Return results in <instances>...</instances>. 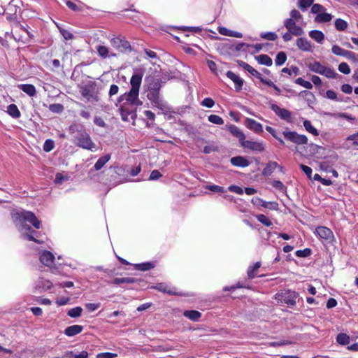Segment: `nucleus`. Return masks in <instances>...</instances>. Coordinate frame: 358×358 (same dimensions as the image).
Returning <instances> with one entry per match:
<instances>
[{
	"label": "nucleus",
	"mask_w": 358,
	"mask_h": 358,
	"mask_svg": "<svg viewBox=\"0 0 358 358\" xmlns=\"http://www.w3.org/2000/svg\"><path fill=\"white\" fill-rule=\"evenodd\" d=\"M11 217L16 228L24 239L40 243L39 241L34 238L37 233L32 230L30 226L27 224V222H28L36 229L41 228V222L33 212L25 210H15L12 212Z\"/></svg>",
	"instance_id": "f257e3e1"
},
{
	"label": "nucleus",
	"mask_w": 358,
	"mask_h": 358,
	"mask_svg": "<svg viewBox=\"0 0 358 358\" xmlns=\"http://www.w3.org/2000/svg\"><path fill=\"white\" fill-rule=\"evenodd\" d=\"M162 84L159 80L152 78L148 85L147 98L150 101L152 105L162 110L167 109L166 103L159 95Z\"/></svg>",
	"instance_id": "f03ea898"
},
{
	"label": "nucleus",
	"mask_w": 358,
	"mask_h": 358,
	"mask_svg": "<svg viewBox=\"0 0 358 358\" xmlns=\"http://www.w3.org/2000/svg\"><path fill=\"white\" fill-rule=\"evenodd\" d=\"M73 142L77 146L87 150L96 151L97 149L96 145L85 131H78L74 137Z\"/></svg>",
	"instance_id": "7ed1b4c3"
},
{
	"label": "nucleus",
	"mask_w": 358,
	"mask_h": 358,
	"mask_svg": "<svg viewBox=\"0 0 358 358\" xmlns=\"http://www.w3.org/2000/svg\"><path fill=\"white\" fill-rule=\"evenodd\" d=\"M308 67L311 71L324 76L328 78H336L338 76L333 69L325 66L317 61L310 62Z\"/></svg>",
	"instance_id": "20e7f679"
},
{
	"label": "nucleus",
	"mask_w": 358,
	"mask_h": 358,
	"mask_svg": "<svg viewBox=\"0 0 358 358\" xmlns=\"http://www.w3.org/2000/svg\"><path fill=\"white\" fill-rule=\"evenodd\" d=\"M311 13L315 15V22L326 23L330 22L333 16L331 14L326 12V8L321 4L315 3L311 7Z\"/></svg>",
	"instance_id": "39448f33"
},
{
	"label": "nucleus",
	"mask_w": 358,
	"mask_h": 358,
	"mask_svg": "<svg viewBox=\"0 0 358 358\" xmlns=\"http://www.w3.org/2000/svg\"><path fill=\"white\" fill-rule=\"evenodd\" d=\"M298 296V293L294 291L285 290L280 292H278L275 295V299L287 304L288 306H294L296 304V301Z\"/></svg>",
	"instance_id": "423d86ee"
},
{
	"label": "nucleus",
	"mask_w": 358,
	"mask_h": 358,
	"mask_svg": "<svg viewBox=\"0 0 358 358\" xmlns=\"http://www.w3.org/2000/svg\"><path fill=\"white\" fill-rule=\"evenodd\" d=\"M139 91L130 90L128 92L124 93L119 97V102L126 101L128 104L131 106H138L142 104L138 99Z\"/></svg>",
	"instance_id": "0eeeda50"
},
{
	"label": "nucleus",
	"mask_w": 358,
	"mask_h": 358,
	"mask_svg": "<svg viewBox=\"0 0 358 358\" xmlns=\"http://www.w3.org/2000/svg\"><path fill=\"white\" fill-rule=\"evenodd\" d=\"M285 138L296 145H305L308 143V138L303 134H299L296 131L285 130L282 132Z\"/></svg>",
	"instance_id": "6e6552de"
},
{
	"label": "nucleus",
	"mask_w": 358,
	"mask_h": 358,
	"mask_svg": "<svg viewBox=\"0 0 358 358\" xmlns=\"http://www.w3.org/2000/svg\"><path fill=\"white\" fill-rule=\"evenodd\" d=\"M300 23L288 18L283 22L284 27L295 36H299L304 34L303 28L299 25Z\"/></svg>",
	"instance_id": "1a4fd4ad"
},
{
	"label": "nucleus",
	"mask_w": 358,
	"mask_h": 358,
	"mask_svg": "<svg viewBox=\"0 0 358 358\" xmlns=\"http://www.w3.org/2000/svg\"><path fill=\"white\" fill-rule=\"evenodd\" d=\"M270 108L278 116L280 119L286 121L288 123L292 122V113L285 108H280L275 103H271Z\"/></svg>",
	"instance_id": "9d476101"
},
{
	"label": "nucleus",
	"mask_w": 358,
	"mask_h": 358,
	"mask_svg": "<svg viewBox=\"0 0 358 358\" xmlns=\"http://www.w3.org/2000/svg\"><path fill=\"white\" fill-rule=\"evenodd\" d=\"M331 52L336 55L343 57L354 62L357 61L358 59V55L352 51L345 50L337 45H334L332 46Z\"/></svg>",
	"instance_id": "9b49d317"
},
{
	"label": "nucleus",
	"mask_w": 358,
	"mask_h": 358,
	"mask_svg": "<svg viewBox=\"0 0 358 358\" xmlns=\"http://www.w3.org/2000/svg\"><path fill=\"white\" fill-rule=\"evenodd\" d=\"M111 45L117 50L124 52L131 51V45L124 38L115 37L110 40Z\"/></svg>",
	"instance_id": "f8f14e48"
},
{
	"label": "nucleus",
	"mask_w": 358,
	"mask_h": 358,
	"mask_svg": "<svg viewBox=\"0 0 358 358\" xmlns=\"http://www.w3.org/2000/svg\"><path fill=\"white\" fill-rule=\"evenodd\" d=\"M241 145L245 149H248L255 152H262L265 150V144L262 141H253L245 139Z\"/></svg>",
	"instance_id": "ddd939ff"
},
{
	"label": "nucleus",
	"mask_w": 358,
	"mask_h": 358,
	"mask_svg": "<svg viewBox=\"0 0 358 358\" xmlns=\"http://www.w3.org/2000/svg\"><path fill=\"white\" fill-rule=\"evenodd\" d=\"M143 76V72L141 70H136L135 71L134 73L132 75L131 79H130V85H131V89L134 90L139 91L141 83H142V78Z\"/></svg>",
	"instance_id": "4468645a"
},
{
	"label": "nucleus",
	"mask_w": 358,
	"mask_h": 358,
	"mask_svg": "<svg viewBox=\"0 0 358 358\" xmlns=\"http://www.w3.org/2000/svg\"><path fill=\"white\" fill-rule=\"evenodd\" d=\"M245 127L256 134H260L263 132V126L256 120L247 117L245 120Z\"/></svg>",
	"instance_id": "2eb2a0df"
},
{
	"label": "nucleus",
	"mask_w": 358,
	"mask_h": 358,
	"mask_svg": "<svg viewBox=\"0 0 358 358\" xmlns=\"http://www.w3.org/2000/svg\"><path fill=\"white\" fill-rule=\"evenodd\" d=\"M52 283L46 279L39 278L34 283V289L38 292H43L50 289Z\"/></svg>",
	"instance_id": "dca6fc26"
},
{
	"label": "nucleus",
	"mask_w": 358,
	"mask_h": 358,
	"mask_svg": "<svg viewBox=\"0 0 358 358\" xmlns=\"http://www.w3.org/2000/svg\"><path fill=\"white\" fill-rule=\"evenodd\" d=\"M296 45L299 50L304 52H310L313 48L312 43L304 37L297 38Z\"/></svg>",
	"instance_id": "f3484780"
},
{
	"label": "nucleus",
	"mask_w": 358,
	"mask_h": 358,
	"mask_svg": "<svg viewBox=\"0 0 358 358\" xmlns=\"http://www.w3.org/2000/svg\"><path fill=\"white\" fill-rule=\"evenodd\" d=\"M39 259L43 265L50 267L54 264L55 256L51 252L45 250L41 252Z\"/></svg>",
	"instance_id": "a211bd4d"
},
{
	"label": "nucleus",
	"mask_w": 358,
	"mask_h": 358,
	"mask_svg": "<svg viewBox=\"0 0 358 358\" xmlns=\"http://www.w3.org/2000/svg\"><path fill=\"white\" fill-rule=\"evenodd\" d=\"M315 233L320 238L324 240H329L333 236L332 231L329 228L322 226L317 227Z\"/></svg>",
	"instance_id": "6ab92c4d"
},
{
	"label": "nucleus",
	"mask_w": 358,
	"mask_h": 358,
	"mask_svg": "<svg viewBox=\"0 0 358 358\" xmlns=\"http://www.w3.org/2000/svg\"><path fill=\"white\" fill-rule=\"evenodd\" d=\"M227 76L234 82L235 88L237 91H240L242 89L243 85V80L238 75L235 74L232 71H229L227 72Z\"/></svg>",
	"instance_id": "aec40b11"
},
{
	"label": "nucleus",
	"mask_w": 358,
	"mask_h": 358,
	"mask_svg": "<svg viewBox=\"0 0 358 358\" xmlns=\"http://www.w3.org/2000/svg\"><path fill=\"white\" fill-rule=\"evenodd\" d=\"M81 94L88 101H97L99 100L97 94L88 87H85L82 89Z\"/></svg>",
	"instance_id": "412c9836"
},
{
	"label": "nucleus",
	"mask_w": 358,
	"mask_h": 358,
	"mask_svg": "<svg viewBox=\"0 0 358 358\" xmlns=\"http://www.w3.org/2000/svg\"><path fill=\"white\" fill-rule=\"evenodd\" d=\"M228 129L234 136L238 138L241 145L242 142L245 139V135L242 132V131L238 127L234 124L229 125Z\"/></svg>",
	"instance_id": "4be33fe9"
},
{
	"label": "nucleus",
	"mask_w": 358,
	"mask_h": 358,
	"mask_svg": "<svg viewBox=\"0 0 358 358\" xmlns=\"http://www.w3.org/2000/svg\"><path fill=\"white\" fill-rule=\"evenodd\" d=\"M230 162L233 166L238 167L244 168L248 166L250 164V162L242 156L234 157L231 158Z\"/></svg>",
	"instance_id": "5701e85b"
},
{
	"label": "nucleus",
	"mask_w": 358,
	"mask_h": 358,
	"mask_svg": "<svg viewBox=\"0 0 358 358\" xmlns=\"http://www.w3.org/2000/svg\"><path fill=\"white\" fill-rule=\"evenodd\" d=\"M154 288L159 292L167 293L171 295L176 294L175 288L171 287L166 283H158L154 287Z\"/></svg>",
	"instance_id": "b1692460"
},
{
	"label": "nucleus",
	"mask_w": 358,
	"mask_h": 358,
	"mask_svg": "<svg viewBox=\"0 0 358 358\" xmlns=\"http://www.w3.org/2000/svg\"><path fill=\"white\" fill-rule=\"evenodd\" d=\"M17 88L29 96H34L36 94V87L31 84H20L17 85Z\"/></svg>",
	"instance_id": "393cba45"
},
{
	"label": "nucleus",
	"mask_w": 358,
	"mask_h": 358,
	"mask_svg": "<svg viewBox=\"0 0 358 358\" xmlns=\"http://www.w3.org/2000/svg\"><path fill=\"white\" fill-rule=\"evenodd\" d=\"M83 329L80 325L75 324L66 327L64 330V334L67 336H74L80 334Z\"/></svg>",
	"instance_id": "a878e982"
},
{
	"label": "nucleus",
	"mask_w": 358,
	"mask_h": 358,
	"mask_svg": "<svg viewBox=\"0 0 358 358\" xmlns=\"http://www.w3.org/2000/svg\"><path fill=\"white\" fill-rule=\"evenodd\" d=\"M239 66L244 69L245 71H247L248 73H250L252 76L256 78L257 76H259V72L255 69L253 67H252L250 64L248 63L239 60L237 62Z\"/></svg>",
	"instance_id": "bb28decb"
},
{
	"label": "nucleus",
	"mask_w": 358,
	"mask_h": 358,
	"mask_svg": "<svg viewBox=\"0 0 358 358\" xmlns=\"http://www.w3.org/2000/svg\"><path fill=\"white\" fill-rule=\"evenodd\" d=\"M88 352L87 351H82L79 353H75L73 351H68L59 358H88Z\"/></svg>",
	"instance_id": "cd10ccee"
},
{
	"label": "nucleus",
	"mask_w": 358,
	"mask_h": 358,
	"mask_svg": "<svg viewBox=\"0 0 358 358\" xmlns=\"http://www.w3.org/2000/svg\"><path fill=\"white\" fill-rule=\"evenodd\" d=\"M111 155L110 154L105 155L100 157L95 163L94 168L96 171L101 170L104 165L110 159Z\"/></svg>",
	"instance_id": "c85d7f7f"
},
{
	"label": "nucleus",
	"mask_w": 358,
	"mask_h": 358,
	"mask_svg": "<svg viewBox=\"0 0 358 358\" xmlns=\"http://www.w3.org/2000/svg\"><path fill=\"white\" fill-rule=\"evenodd\" d=\"M309 36L318 43H322L324 39V34L319 30H312L309 32Z\"/></svg>",
	"instance_id": "c756f323"
},
{
	"label": "nucleus",
	"mask_w": 358,
	"mask_h": 358,
	"mask_svg": "<svg viewBox=\"0 0 358 358\" xmlns=\"http://www.w3.org/2000/svg\"><path fill=\"white\" fill-rule=\"evenodd\" d=\"M259 64L271 66L273 64L271 58L267 55H260L255 57Z\"/></svg>",
	"instance_id": "7c9ffc66"
},
{
	"label": "nucleus",
	"mask_w": 358,
	"mask_h": 358,
	"mask_svg": "<svg viewBox=\"0 0 358 358\" xmlns=\"http://www.w3.org/2000/svg\"><path fill=\"white\" fill-rule=\"evenodd\" d=\"M6 112L13 118H19L21 113L15 104H10L7 106Z\"/></svg>",
	"instance_id": "2f4dec72"
},
{
	"label": "nucleus",
	"mask_w": 358,
	"mask_h": 358,
	"mask_svg": "<svg viewBox=\"0 0 358 358\" xmlns=\"http://www.w3.org/2000/svg\"><path fill=\"white\" fill-rule=\"evenodd\" d=\"M278 164L275 162H269L266 167L262 171V174L264 176H268L271 175V173L274 171V170L278 167Z\"/></svg>",
	"instance_id": "473e14b6"
},
{
	"label": "nucleus",
	"mask_w": 358,
	"mask_h": 358,
	"mask_svg": "<svg viewBox=\"0 0 358 358\" xmlns=\"http://www.w3.org/2000/svg\"><path fill=\"white\" fill-rule=\"evenodd\" d=\"M303 124L305 129L308 132H309L310 134H313L315 136H317L319 135L318 130L313 126L310 120H304Z\"/></svg>",
	"instance_id": "72a5a7b5"
},
{
	"label": "nucleus",
	"mask_w": 358,
	"mask_h": 358,
	"mask_svg": "<svg viewBox=\"0 0 358 358\" xmlns=\"http://www.w3.org/2000/svg\"><path fill=\"white\" fill-rule=\"evenodd\" d=\"M183 315L192 321H198L201 316V313L197 310H185Z\"/></svg>",
	"instance_id": "f704fd0d"
},
{
	"label": "nucleus",
	"mask_w": 358,
	"mask_h": 358,
	"mask_svg": "<svg viewBox=\"0 0 358 358\" xmlns=\"http://www.w3.org/2000/svg\"><path fill=\"white\" fill-rule=\"evenodd\" d=\"M315 0H299L298 8L303 12L306 11L310 6H313Z\"/></svg>",
	"instance_id": "c9c22d12"
},
{
	"label": "nucleus",
	"mask_w": 358,
	"mask_h": 358,
	"mask_svg": "<svg viewBox=\"0 0 358 358\" xmlns=\"http://www.w3.org/2000/svg\"><path fill=\"white\" fill-rule=\"evenodd\" d=\"M260 266H261V262H257L255 264H254L253 265H251L248 267L247 273H248V276L250 279H252L256 276V275H257L256 272Z\"/></svg>",
	"instance_id": "e433bc0d"
},
{
	"label": "nucleus",
	"mask_w": 358,
	"mask_h": 358,
	"mask_svg": "<svg viewBox=\"0 0 358 358\" xmlns=\"http://www.w3.org/2000/svg\"><path fill=\"white\" fill-rule=\"evenodd\" d=\"M336 342L341 345H345L350 343V338L345 333H340L336 336Z\"/></svg>",
	"instance_id": "4c0bfd02"
},
{
	"label": "nucleus",
	"mask_w": 358,
	"mask_h": 358,
	"mask_svg": "<svg viewBox=\"0 0 358 358\" xmlns=\"http://www.w3.org/2000/svg\"><path fill=\"white\" fill-rule=\"evenodd\" d=\"M136 282V279L131 277H126V278H116L113 280V283L114 285H120L122 283H129L132 284Z\"/></svg>",
	"instance_id": "58836bf2"
},
{
	"label": "nucleus",
	"mask_w": 358,
	"mask_h": 358,
	"mask_svg": "<svg viewBox=\"0 0 358 358\" xmlns=\"http://www.w3.org/2000/svg\"><path fill=\"white\" fill-rule=\"evenodd\" d=\"M288 19H292L294 21H297L299 22H303V15L301 13L296 9H292L289 13V17Z\"/></svg>",
	"instance_id": "ea45409f"
},
{
	"label": "nucleus",
	"mask_w": 358,
	"mask_h": 358,
	"mask_svg": "<svg viewBox=\"0 0 358 358\" xmlns=\"http://www.w3.org/2000/svg\"><path fill=\"white\" fill-rule=\"evenodd\" d=\"M155 264L151 262H144L141 264H136L134 265L136 269L139 271H148L152 268H154Z\"/></svg>",
	"instance_id": "a19ab883"
},
{
	"label": "nucleus",
	"mask_w": 358,
	"mask_h": 358,
	"mask_svg": "<svg viewBox=\"0 0 358 358\" xmlns=\"http://www.w3.org/2000/svg\"><path fill=\"white\" fill-rule=\"evenodd\" d=\"M287 60V55L284 52H280L277 54L275 63L277 66H282Z\"/></svg>",
	"instance_id": "79ce46f5"
},
{
	"label": "nucleus",
	"mask_w": 358,
	"mask_h": 358,
	"mask_svg": "<svg viewBox=\"0 0 358 358\" xmlns=\"http://www.w3.org/2000/svg\"><path fill=\"white\" fill-rule=\"evenodd\" d=\"M57 27H58L60 34L62 35L63 38L66 41L71 40L73 38V35L72 33H71L69 31L64 29V28L61 27L59 24H56Z\"/></svg>",
	"instance_id": "37998d69"
},
{
	"label": "nucleus",
	"mask_w": 358,
	"mask_h": 358,
	"mask_svg": "<svg viewBox=\"0 0 358 358\" xmlns=\"http://www.w3.org/2000/svg\"><path fill=\"white\" fill-rule=\"evenodd\" d=\"M335 27L338 31H344L348 27V22L341 18L336 19Z\"/></svg>",
	"instance_id": "c03bdc74"
},
{
	"label": "nucleus",
	"mask_w": 358,
	"mask_h": 358,
	"mask_svg": "<svg viewBox=\"0 0 358 358\" xmlns=\"http://www.w3.org/2000/svg\"><path fill=\"white\" fill-rule=\"evenodd\" d=\"M208 120L210 122L217 124V125H222L224 124L223 119L217 115H210L208 117Z\"/></svg>",
	"instance_id": "a18cd8bd"
},
{
	"label": "nucleus",
	"mask_w": 358,
	"mask_h": 358,
	"mask_svg": "<svg viewBox=\"0 0 358 358\" xmlns=\"http://www.w3.org/2000/svg\"><path fill=\"white\" fill-rule=\"evenodd\" d=\"M257 220L262 224L266 227H271L273 224L272 222L264 215L259 214L256 216Z\"/></svg>",
	"instance_id": "49530a36"
},
{
	"label": "nucleus",
	"mask_w": 358,
	"mask_h": 358,
	"mask_svg": "<svg viewBox=\"0 0 358 358\" xmlns=\"http://www.w3.org/2000/svg\"><path fill=\"white\" fill-rule=\"evenodd\" d=\"M82 311H83L82 308L78 306V307L70 309L68 311L67 314L69 317L76 318V317L80 316Z\"/></svg>",
	"instance_id": "de8ad7c7"
},
{
	"label": "nucleus",
	"mask_w": 358,
	"mask_h": 358,
	"mask_svg": "<svg viewBox=\"0 0 358 358\" xmlns=\"http://www.w3.org/2000/svg\"><path fill=\"white\" fill-rule=\"evenodd\" d=\"M206 188L210 191H212L213 192H217V193H226L227 190L219 185H208L206 187Z\"/></svg>",
	"instance_id": "09e8293b"
},
{
	"label": "nucleus",
	"mask_w": 358,
	"mask_h": 358,
	"mask_svg": "<svg viewBox=\"0 0 358 358\" xmlns=\"http://www.w3.org/2000/svg\"><path fill=\"white\" fill-rule=\"evenodd\" d=\"M295 83L303 87L304 88L308 89V90H310L313 88V84L309 81L305 80L302 78H296L295 80Z\"/></svg>",
	"instance_id": "8fccbe9b"
},
{
	"label": "nucleus",
	"mask_w": 358,
	"mask_h": 358,
	"mask_svg": "<svg viewBox=\"0 0 358 358\" xmlns=\"http://www.w3.org/2000/svg\"><path fill=\"white\" fill-rule=\"evenodd\" d=\"M96 50L100 57L103 58H106L109 56V50L107 47L104 45H98Z\"/></svg>",
	"instance_id": "3c124183"
},
{
	"label": "nucleus",
	"mask_w": 358,
	"mask_h": 358,
	"mask_svg": "<svg viewBox=\"0 0 358 358\" xmlns=\"http://www.w3.org/2000/svg\"><path fill=\"white\" fill-rule=\"evenodd\" d=\"M260 36L268 41H275L278 38V35L275 32H262L260 34Z\"/></svg>",
	"instance_id": "603ef678"
},
{
	"label": "nucleus",
	"mask_w": 358,
	"mask_h": 358,
	"mask_svg": "<svg viewBox=\"0 0 358 358\" xmlns=\"http://www.w3.org/2000/svg\"><path fill=\"white\" fill-rule=\"evenodd\" d=\"M55 147V143L51 139H47L45 140L44 144H43V149L45 152H50L52 150H53Z\"/></svg>",
	"instance_id": "864d4df0"
},
{
	"label": "nucleus",
	"mask_w": 358,
	"mask_h": 358,
	"mask_svg": "<svg viewBox=\"0 0 358 358\" xmlns=\"http://www.w3.org/2000/svg\"><path fill=\"white\" fill-rule=\"evenodd\" d=\"M295 255L298 257H308L311 255V250L309 248L299 250L296 251Z\"/></svg>",
	"instance_id": "5fc2aeb1"
},
{
	"label": "nucleus",
	"mask_w": 358,
	"mask_h": 358,
	"mask_svg": "<svg viewBox=\"0 0 358 358\" xmlns=\"http://www.w3.org/2000/svg\"><path fill=\"white\" fill-rule=\"evenodd\" d=\"M338 71L341 72V73H343L344 74H350V68L349 66V65L345 63V62H341L339 65H338Z\"/></svg>",
	"instance_id": "6e6d98bb"
},
{
	"label": "nucleus",
	"mask_w": 358,
	"mask_h": 358,
	"mask_svg": "<svg viewBox=\"0 0 358 358\" xmlns=\"http://www.w3.org/2000/svg\"><path fill=\"white\" fill-rule=\"evenodd\" d=\"M120 112L122 116V119L124 121L127 120L128 116L131 114V112L126 108L124 104L120 106Z\"/></svg>",
	"instance_id": "4d7b16f0"
},
{
	"label": "nucleus",
	"mask_w": 358,
	"mask_h": 358,
	"mask_svg": "<svg viewBox=\"0 0 358 358\" xmlns=\"http://www.w3.org/2000/svg\"><path fill=\"white\" fill-rule=\"evenodd\" d=\"M327 115L331 117H339L345 118L348 120H353L355 119L351 115H350L347 113H327Z\"/></svg>",
	"instance_id": "13d9d810"
},
{
	"label": "nucleus",
	"mask_w": 358,
	"mask_h": 358,
	"mask_svg": "<svg viewBox=\"0 0 358 358\" xmlns=\"http://www.w3.org/2000/svg\"><path fill=\"white\" fill-rule=\"evenodd\" d=\"M256 78L259 79V81L268 87H273L275 83L269 79L264 78L262 75L259 73V76H257Z\"/></svg>",
	"instance_id": "bf43d9fd"
},
{
	"label": "nucleus",
	"mask_w": 358,
	"mask_h": 358,
	"mask_svg": "<svg viewBox=\"0 0 358 358\" xmlns=\"http://www.w3.org/2000/svg\"><path fill=\"white\" fill-rule=\"evenodd\" d=\"M256 78L259 79V81L268 87H273L275 83L269 79L264 78L262 75L259 73V76H257Z\"/></svg>",
	"instance_id": "052dcab7"
},
{
	"label": "nucleus",
	"mask_w": 358,
	"mask_h": 358,
	"mask_svg": "<svg viewBox=\"0 0 358 358\" xmlns=\"http://www.w3.org/2000/svg\"><path fill=\"white\" fill-rule=\"evenodd\" d=\"M256 78L259 79V81L268 87H273L275 83L269 79L264 78L262 75L259 73V76H257Z\"/></svg>",
	"instance_id": "680f3d73"
},
{
	"label": "nucleus",
	"mask_w": 358,
	"mask_h": 358,
	"mask_svg": "<svg viewBox=\"0 0 358 358\" xmlns=\"http://www.w3.org/2000/svg\"><path fill=\"white\" fill-rule=\"evenodd\" d=\"M262 207L270 210H277L278 204L276 202H267L264 201Z\"/></svg>",
	"instance_id": "e2e57ef3"
},
{
	"label": "nucleus",
	"mask_w": 358,
	"mask_h": 358,
	"mask_svg": "<svg viewBox=\"0 0 358 358\" xmlns=\"http://www.w3.org/2000/svg\"><path fill=\"white\" fill-rule=\"evenodd\" d=\"M117 357L116 353L101 352L96 355V358H115Z\"/></svg>",
	"instance_id": "0e129e2a"
},
{
	"label": "nucleus",
	"mask_w": 358,
	"mask_h": 358,
	"mask_svg": "<svg viewBox=\"0 0 358 358\" xmlns=\"http://www.w3.org/2000/svg\"><path fill=\"white\" fill-rule=\"evenodd\" d=\"M201 104L204 107L210 108L215 105V101L211 98H205Z\"/></svg>",
	"instance_id": "69168bd1"
},
{
	"label": "nucleus",
	"mask_w": 358,
	"mask_h": 358,
	"mask_svg": "<svg viewBox=\"0 0 358 358\" xmlns=\"http://www.w3.org/2000/svg\"><path fill=\"white\" fill-rule=\"evenodd\" d=\"M228 189L230 192H234V193H236L237 194H239V195H241V194H243V189L241 187L235 185H230L228 187Z\"/></svg>",
	"instance_id": "338daca9"
},
{
	"label": "nucleus",
	"mask_w": 358,
	"mask_h": 358,
	"mask_svg": "<svg viewBox=\"0 0 358 358\" xmlns=\"http://www.w3.org/2000/svg\"><path fill=\"white\" fill-rule=\"evenodd\" d=\"M68 180L67 176H64L61 173H57L55 176V182L56 184H62L64 180Z\"/></svg>",
	"instance_id": "774afa93"
}]
</instances>
